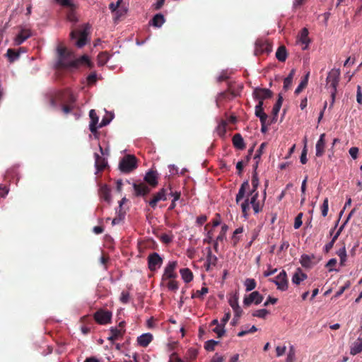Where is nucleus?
<instances>
[{"instance_id":"obj_12","label":"nucleus","mask_w":362,"mask_h":362,"mask_svg":"<svg viewBox=\"0 0 362 362\" xmlns=\"http://www.w3.org/2000/svg\"><path fill=\"white\" fill-rule=\"evenodd\" d=\"M57 99L64 103L66 105H75L76 98L69 90L60 91L58 93Z\"/></svg>"},{"instance_id":"obj_42","label":"nucleus","mask_w":362,"mask_h":362,"mask_svg":"<svg viewBox=\"0 0 362 362\" xmlns=\"http://www.w3.org/2000/svg\"><path fill=\"white\" fill-rule=\"evenodd\" d=\"M252 189L250 192V193L258 192L257 188H258V186H259V178H258V176H257V173L255 171V173L252 175Z\"/></svg>"},{"instance_id":"obj_11","label":"nucleus","mask_w":362,"mask_h":362,"mask_svg":"<svg viewBox=\"0 0 362 362\" xmlns=\"http://www.w3.org/2000/svg\"><path fill=\"white\" fill-rule=\"evenodd\" d=\"M112 313L108 310H99L94 314L95 320L100 325H106L110 322Z\"/></svg>"},{"instance_id":"obj_37","label":"nucleus","mask_w":362,"mask_h":362,"mask_svg":"<svg viewBox=\"0 0 362 362\" xmlns=\"http://www.w3.org/2000/svg\"><path fill=\"white\" fill-rule=\"evenodd\" d=\"M243 231H244L243 228L239 227L237 229H235V231L233 232V234L232 236V244H233V247H236V245H238V242L240 240V237L238 236V235L243 233Z\"/></svg>"},{"instance_id":"obj_10","label":"nucleus","mask_w":362,"mask_h":362,"mask_svg":"<svg viewBox=\"0 0 362 362\" xmlns=\"http://www.w3.org/2000/svg\"><path fill=\"white\" fill-rule=\"evenodd\" d=\"M270 281L276 285L279 290L286 291L288 289L287 274L284 270H282L275 279H270Z\"/></svg>"},{"instance_id":"obj_18","label":"nucleus","mask_w":362,"mask_h":362,"mask_svg":"<svg viewBox=\"0 0 362 362\" xmlns=\"http://www.w3.org/2000/svg\"><path fill=\"white\" fill-rule=\"evenodd\" d=\"M94 158L95 167L96 168L97 173L104 170V169L107 165V160L97 153H94Z\"/></svg>"},{"instance_id":"obj_17","label":"nucleus","mask_w":362,"mask_h":362,"mask_svg":"<svg viewBox=\"0 0 362 362\" xmlns=\"http://www.w3.org/2000/svg\"><path fill=\"white\" fill-rule=\"evenodd\" d=\"M133 187L134 189L135 195L139 196H145L148 194L151 189L144 182L141 183H134Z\"/></svg>"},{"instance_id":"obj_34","label":"nucleus","mask_w":362,"mask_h":362,"mask_svg":"<svg viewBox=\"0 0 362 362\" xmlns=\"http://www.w3.org/2000/svg\"><path fill=\"white\" fill-rule=\"evenodd\" d=\"M362 351V338H358L351 348L350 354L356 355Z\"/></svg>"},{"instance_id":"obj_44","label":"nucleus","mask_w":362,"mask_h":362,"mask_svg":"<svg viewBox=\"0 0 362 362\" xmlns=\"http://www.w3.org/2000/svg\"><path fill=\"white\" fill-rule=\"evenodd\" d=\"M256 281L253 279H247L245 281V286L246 287V291H250L255 288Z\"/></svg>"},{"instance_id":"obj_58","label":"nucleus","mask_w":362,"mask_h":362,"mask_svg":"<svg viewBox=\"0 0 362 362\" xmlns=\"http://www.w3.org/2000/svg\"><path fill=\"white\" fill-rule=\"evenodd\" d=\"M119 299L123 304H127L129 300V293L128 291H123L121 293Z\"/></svg>"},{"instance_id":"obj_60","label":"nucleus","mask_w":362,"mask_h":362,"mask_svg":"<svg viewBox=\"0 0 362 362\" xmlns=\"http://www.w3.org/2000/svg\"><path fill=\"white\" fill-rule=\"evenodd\" d=\"M97 81V75L95 72L90 73L87 77V81L88 84H93Z\"/></svg>"},{"instance_id":"obj_1","label":"nucleus","mask_w":362,"mask_h":362,"mask_svg":"<svg viewBox=\"0 0 362 362\" xmlns=\"http://www.w3.org/2000/svg\"><path fill=\"white\" fill-rule=\"evenodd\" d=\"M83 64L90 66V62L88 56L83 55L76 59L74 53L65 47L59 46L57 47V61L55 64L57 69H76Z\"/></svg>"},{"instance_id":"obj_7","label":"nucleus","mask_w":362,"mask_h":362,"mask_svg":"<svg viewBox=\"0 0 362 362\" xmlns=\"http://www.w3.org/2000/svg\"><path fill=\"white\" fill-rule=\"evenodd\" d=\"M147 261L149 270L155 272L161 267L163 260L159 254L152 252L148 255Z\"/></svg>"},{"instance_id":"obj_49","label":"nucleus","mask_w":362,"mask_h":362,"mask_svg":"<svg viewBox=\"0 0 362 362\" xmlns=\"http://www.w3.org/2000/svg\"><path fill=\"white\" fill-rule=\"evenodd\" d=\"M228 229V227L227 225L224 224L222 226L221 230L219 235L216 238L217 240H220L221 242L226 238V234Z\"/></svg>"},{"instance_id":"obj_56","label":"nucleus","mask_w":362,"mask_h":362,"mask_svg":"<svg viewBox=\"0 0 362 362\" xmlns=\"http://www.w3.org/2000/svg\"><path fill=\"white\" fill-rule=\"evenodd\" d=\"M257 330V328L255 325H253V326H252V327H251L250 329H248V330H242V331L239 332L238 333V337H243V336H245V335H246V334H252V333H254V332H255Z\"/></svg>"},{"instance_id":"obj_27","label":"nucleus","mask_w":362,"mask_h":362,"mask_svg":"<svg viewBox=\"0 0 362 362\" xmlns=\"http://www.w3.org/2000/svg\"><path fill=\"white\" fill-rule=\"evenodd\" d=\"M99 195L101 199L110 203L111 202L110 189L107 185H104L99 189Z\"/></svg>"},{"instance_id":"obj_15","label":"nucleus","mask_w":362,"mask_h":362,"mask_svg":"<svg viewBox=\"0 0 362 362\" xmlns=\"http://www.w3.org/2000/svg\"><path fill=\"white\" fill-rule=\"evenodd\" d=\"M32 36V32L27 28H21L18 34L14 38L15 45H20Z\"/></svg>"},{"instance_id":"obj_52","label":"nucleus","mask_w":362,"mask_h":362,"mask_svg":"<svg viewBox=\"0 0 362 362\" xmlns=\"http://www.w3.org/2000/svg\"><path fill=\"white\" fill-rule=\"evenodd\" d=\"M295 360V349L293 346L289 349L286 362H294Z\"/></svg>"},{"instance_id":"obj_29","label":"nucleus","mask_w":362,"mask_h":362,"mask_svg":"<svg viewBox=\"0 0 362 362\" xmlns=\"http://www.w3.org/2000/svg\"><path fill=\"white\" fill-rule=\"evenodd\" d=\"M282 103H283V97L281 94H279L278 100L272 108V115H273L272 121L270 123H269L268 124H270L272 122H274L276 121V117H277V115L279 112V110L282 105Z\"/></svg>"},{"instance_id":"obj_25","label":"nucleus","mask_w":362,"mask_h":362,"mask_svg":"<svg viewBox=\"0 0 362 362\" xmlns=\"http://www.w3.org/2000/svg\"><path fill=\"white\" fill-rule=\"evenodd\" d=\"M249 187L250 185L248 180H245L242 183L235 197V202L237 204H238L244 198L246 190L249 188Z\"/></svg>"},{"instance_id":"obj_5","label":"nucleus","mask_w":362,"mask_h":362,"mask_svg":"<svg viewBox=\"0 0 362 362\" xmlns=\"http://www.w3.org/2000/svg\"><path fill=\"white\" fill-rule=\"evenodd\" d=\"M88 29H89V26L88 25H86L83 30H81V31H76V30H72L70 33V37L71 39H76L77 37V36L79 35V38L78 39V40L76 41V46L78 47H83L86 44V41H87V35L88 34Z\"/></svg>"},{"instance_id":"obj_2","label":"nucleus","mask_w":362,"mask_h":362,"mask_svg":"<svg viewBox=\"0 0 362 362\" xmlns=\"http://www.w3.org/2000/svg\"><path fill=\"white\" fill-rule=\"evenodd\" d=\"M251 196L250 199L247 197L244 202L241 204V209L243 216L247 218L248 216V211L250 210V204L252 205L255 214H258L262 211L264 202L266 198V189L264 191V199L262 202L257 199L259 192L249 193Z\"/></svg>"},{"instance_id":"obj_6","label":"nucleus","mask_w":362,"mask_h":362,"mask_svg":"<svg viewBox=\"0 0 362 362\" xmlns=\"http://www.w3.org/2000/svg\"><path fill=\"white\" fill-rule=\"evenodd\" d=\"M177 267V262L176 261H171L168 263L162 276L161 280L163 282L168 279H175L177 277V274L175 272Z\"/></svg>"},{"instance_id":"obj_39","label":"nucleus","mask_w":362,"mask_h":362,"mask_svg":"<svg viewBox=\"0 0 362 362\" xmlns=\"http://www.w3.org/2000/svg\"><path fill=\"white\" fill-rule=\"evenodd\" d=\"M198 354V351L194 348H190L187 350L186 354V359L188 362L194 361Z\"/></svg>"},{"instance_id":"obj_21","label":"nucleus","mask_w":362,"mask_h":362,"mask_svg":"<svg viewBox=\"0 0 362 362\" xmlns=\"http://www.w3.org/2000/svg\"><path fill=\"white\" fill-rule=\"evenodd\" d=\"M144 180L152 187H156L158 185L157 173L153 170L148 171L144 177Z\"/></svg>"},{"instance_id":"obj_3","label":"nucleus","mask_w":362,"mask_h":362,"mask_svg":"<svg viewBox=\"0 0 362 362\" xmlns=\"http://www.w3.org/2000/svg\"><path fill=\"white\" fill-rule=\"evenodd\" d=\"M340 78V71L339 69H332L329 73L326 78L327 87L330 88V93L332 98V105H333L337 91V86L339 85Z\"/></svg>"},{"instance_id":"obj_30","label":"nucleus","mask_w":362,"mask_h":362,"mask_svg":"<svg viewBox=\"0 0 362 362\" xmlns=\"http://www.w3.org/2000/svg\"><path fill=\"white\" fill-rule=\"evenodd\" d=\"M164 23V16L161 13H157L153 16L149 23L154 27L160 28Z\"/></svg>"},{"instance_id":"obj_40","label":"nucleus","mask_w":362,"mask_h":362,"mask_svg":"<svg viewBox=\"0 0 362 362\" xmlns=\"http://www.w3.org/2000/svg\"><path fill=\"white\" fill-rule=\"evenodd\" d=\"M337 255L340 258V264L344 266L345 264V262L346 260V251L345 245H344L341 248H340L337 252Z\"/></svg>"},{"instance_id":"obj_31","label":"nucleus","mask_w":362,"mask_h":362,"mask_svg":"<svg viewBox=\"0 0 362 362\" xmlns=\"http://www.w3.org/2000/svg\"><path fill=\"white\" fill-rule=\"evenodd\" d=\"M287 51L286 49V47L284 45H281L279 47L276 52V59L281 62H284L286 60L287 58Z\"/></svg>"},{"instance_id":"obj_38","label":"nucleus","mask_w":362,"mask_h":362,"mask_svg":"<svg viewBox=\"0 0 362 362\" xmlns=\"http://www.w3.org/2000/svg\"><path fill=\"white\" fill-rule=\"evenodd\" d=\"M310 73L308 72L305 78L301 81L295 90V94L298 95L308 85Z\"/></svg>"},{"instance_id":"obj_53","label":"nucleus","mask_w":362,"mask_h":362,"mask_svg":"<svg viewBox=\"0 0 362 362\" xmlns=\"http://www.w3.org/2000/svg\"><path fill=\"white\" fill-rule=\"evenodd\" d=\"M168 189L170 190L169 194L173 197L172 201L176 202V201L180 199V196H181V192H177V191L173 192L172 190V188H171L170 185H169L168 187Z\"/></svg>"},{"instance_id":"obj_45","label":"nucleus","mask_w":362,"mask_h":362,"mask_svg":"<svg viewBox=\"0 0 362 362\" xmlns=\"http://www.w3.org/2000/svg\"><path fill=\"white\" fill-rule=\"evenodd\" d=\"M209 292L207 287H202L201 290H197L195 293L192 294V298H198L203 299V296Z\"/></svg>"},{"instance_id":"obj_47","label":"nucleus","mask_w":362,"mask_h":362,"mask_svg":"<svg viewBox=\"0 0 362 362\" xmlns=\"http://www.w3.org/2000/svg\"><path fill=\"white\" fill-rule=\"evenodd\" d=\"M166 286L168 288L173 291H176L179 288L178 283L175 279H168Z\"/></svg>"},{"instance_id":"obj_33","label":"nucleus","mask_w":362,"mask_h":362,"mask_svg":"<svg viewBox=\"0 0 362 362\" xmlns=\"http://www.w3.org/2000/svg\"><path fill=\"white\" fill-rule=\"evenodd\" d=\"M181 276L185 282L189 283L193 279V274L188 268H183L180 270Z\"/></svg>"},{"instance_id":"obj_63","label":"nucleus","mask_w":362,"mask_h":362,"mask_svg":"<svg viewBox=\"0 0 362 362\" xmlns=\"http://www.w3.org/2000/svg\"><path fill=\"white\" fill-rule=\"evenodd\" d=\"M75 108V105H66L64 104L63 106H62V111L65 113V114H69Z\"/></svg>"},{"instance_id":"obj_8","label":"nucleus","mask_w":362,"mask_h":362,"mask_svg":"<svg viewBox=\"0 0 362 362\" xmlns=\"http://www.w3.org/2000/svg\"><path fill=\"white\" fill-rule=\"evenodd\" d=\"M272 51V46L270 42L267 40H257L255 42V54L256 55L264 53L269 54Z\"/></svg>"},{"instance_id":"obj_55","label":"nucleus","mask_w":362,"mask_h":362,"mask_svg":"<svg viewBox=\"0 0 362 362\" xmlns=\"http://www.w3.org/2000/svg\"><path fill=\"white\" fill-rule=\"evenodd\" d=\"M303 213L298 214L295 218L293 227L295 229L299 228L302 226Z\"/></svg>"},{"instance_id":"obj_64","label":"nucleus","mask_w":362,"mask_h":362,"mask_svg":"<svg viewBox=\"0 0 362 362\" xmlns=\"http://www.w3.org/2000/svg\"><path fill=\"white\" fill-rule=\"evenodd\" d=\"M224 358L223 356H219L218 354H216L210 360V362H223Z\"/></svg>"},{"instance_id":"obj_28","label":"nucleus","mask_w":362,"mask_h":362,"mask_svg":"<svg viewBox=\"0 0 362 362\" xmlns=\"http://www.w3.org/2000/svg\"><path fill=\"white\" fill-rule=\"evenodd\" d=\"M232 141L234 147L239 150H243L245 148L243 138L240 134H235L233 136Z\"/></svg>"},{"instance_id":"obj_9","label":"nucleus","mask_w":362,"mask_h":362,"mask_svg":"<svg viewBox=\"0 0 362 362\" xmlns=\"http://www.w3.org/2000/svg\"><path fill=\"white\" fill-rule=\"evenodd\" d=\"M168 188H162L158 192L153 195V197L148 202L149 206L153 209L157 206V204L160 201L167 200L168 197Z\"/></svg>"},{"instance_id":"obj_16","label":"nucleus","mask_w":362,"mask_h":362,"mask_svg":"<svg viewBox=\"0 0 362 362\" xmlns=\"http://www.w3.org/2000/svg\"><path fill=\"white\" fill-rule=\"evenodd\" d=\"M89 117L90 119V122L89 124V129L93 134H95L98 133V127L97 124L98 123L99 117L96 114V112L95 110L92 109L89 112Z\"/></svg>"},{"instance_id":"obj_4","label":"nucleus","mask_w":362,"mask_h":362,"mask_svg":"<svg viewBox=\"0 0 362 362\" xmlns=\"http://www.w3.org/2000/svg\"><path fill=\"white\" fill-rule=\"evenodd\" d=\"M137 168L136 158L133 155L124 156L119 163V170L124 173H129Z\"/></svg>"},{"instance_id":"obj_35","label":"nucleus","mask_w":362,"mask_h":362,"mask_svg":"<svg viewBox=\"0 0 362 362\" xmlns=\"http://www.w3.org/2000/svg\"><path fill=\"white\" fill-rule=\"evenodd\" d=\"M206 262H209V264H212L213 267H215L217 264L218 258L216 255L212 254L211 247H206Z\"/></svg>"},{"instance_id":"obj_32","label":"nucleus","mask_w":362,"mask_h":362,"mask_svg":"<svg viewBox=\"0 0 362 362\" xmlns=\"http://www.w3.org/2000/svg\"><path fill=\"white\" fill-rule=\"evenodd\" d=\"M68 8H69V11L66 14V18H67L68 21L71 23H77L78 19L76 16V13L75 11L77 8V6L74 4V7H68Z\"/></svg>"},{"instance_id":"obj_23","label":"nucleus","mask_w":362,"mask_h":362,"mask_svg":"<svg viewBox=\"0 0 362 362\" xmlns=\"http://www.w3.org/2000/svg\"><path fill=\"white\" fill-rule=\"evenodd\" d=\"M153 340V335L150 333H145L137 338L139 345L146 347Z\"/></svg>"},{"instance_id":"obj_54","label":"nucleus","mask_w":362,"mask_h":362,"mask_svg":"<svg viewBox=\"0 0 362 362\" xmlns=\"http://www.w3.org/2000/svg\"><path fill=\"white\" fill-rule=\"evenodd\" d=\"M255 114L256 117L259 118L261 124L266 123L268 116L264 111L257 112Z\"/></svg>"},{"instance_id":"obj_36","label":"nucleus","mask_w":362,"mask_h":362,"mask_svg":"<svg viewBox=\"0 0 362 362\" xmlns=\"http://www.w3.org/2000/svg\"><path fill=\"white\" fill-rule=\"evenodd\" d=\"M300 41L302 44L305 45V47H303V49H307L310 40L308 38V30L305 28L301 30Z\"/></svg>"},{"instance_id":"obj_20","label":"nucleus","mask_w":362,"mask_h":362,"mask_svg":"<svg viewBox=\"0 0 362 362\" xmlns=\"http://www.w3.org/2000/svg\"><path fill=\"white\" fill-rule=\"evenodd\" d=\"M325 134H322L320 136L319 140L317 141L315 146L316 153L315 155L317 157H321L323 156L325 153Z\"/></svg>"},{"instance_id":"obj_50","label":"nucleus","mask_w":362,"mask_h":362,"mask_svg":"<svg viewBox=\"0 0 362 362\" xmlns=\"http://www.w3.org/2000/svg\"><path fill=\"white\" fill-rule=\"evenodd\" d=\"M328 203H329L328 198H325L324 199L323 204L321 206L322 215L324 217L327 216V213H328V209H329V204Z\"/></svg>"},{"instance_id":"obj_14","label":"nucleus","mask_w":362,"mask_h":362,"mask_svg":"<svg viewBox=\"0 0 362 362\" xmlns=\"http://www.w3.org/2000/svg\"><path fill=\"white\" fill-rule=\"evenodd\" d=\"M273 93L268 88H255L252 93V96L255 100H265L271 98Z\"/></svg>"},{"instance_id":"obj_48","label":"nucleus","mask_w":362,"mask_h":362,"mask_svg":"<svg viewBox=\"0 0 362 362\" xmlns=\"http://www.w3.org/2000/svg\"><path fill=\"white\" fill-rule=\"evenodd\" d=\"M228 303L232 308H235L239 305L238 304V296L237 293L233 294L230 296L228 300Z\"/></svg>"},{"instance_id":"obj_59","label":"nucleus","mask_w":362,"mask_h":362,"mask_svg":"<svg viewBox=\"0 0 362 362\" xmlns=\"http://www.w3.org/2000/svg\"><path fill=\"white\" fill-rule=\"evenodd\" d=\"M63 7H74V4L72 0H56Z\"/></svg>"},{"instance_id":"obj_19","label":"nucleus","mask_w":362,"mask_h":362,"mask_svg":"<svg viewBox=\"0 0 362 362\" xmlns=\"http://www.w3.org/2000/svg\"><path fill=\"white\" fill-rule=\"evenodd\" d=\"M125 329H119L117 327H111L110 329V336L107 337V340L110 341H115L117 339L122 338Z\"/></svg>"},{"instance_id":"obj_61","label":"nucleus","mask_w":362,"mask_h":362,"mask_svg":"<svg viewBox=\"0 0 362 362\" xmlns=\"http://www.w3.org/2000/svg\"><path fill=\"white\" fill-rule=\"evenodd\" d=\"M160 240L165 244H168L172 242L173 238H172V236H170L166 233H163L160 236Z\"/></svg>"},{"instance_id":"obj_22","label":"nucleus","mask_w":362,"mask_h":362,"mask_svg":"<svg viewBox=\"0 0 362 362\" xmlns=\"http://www.w3.org/2000/svg\"><path fill=\"white\" fill-rule=\"evenodd\" d=\"M236 93L231 90L230 88L228 90L221 92L218 94L216 98V105L218 106V103L222 100H232L236 97Z\"/></svg>"},{"instance_id":"obj_43","label":"nucleus","mask_w":362,"mask_h":362,"mask_svg":"<svg viewBox=\"0 0 362 362\" xmlns=\"http://www.w3.org/2000/svg\"><path fill=\"white\" fill-rule=\"evenodd\" d=\"M218 344V341H215L214 339L208 340L204 343V349L208 351H213L215 349V346Z\"/></svg>"},{"instance_id":"obj_51","label":"nucleus","mask_w":362,"mask_h":362,"mask_svg":"<svg viewBox=\"0 0 362 362\" xmlns=\"http://www.w3.org/2000/svg\"><path fill=\"white\" fill-rule=\"evenodd\" d=\"M109 59V55L107 52H101L98 54L99 64L101 65L105 64Z\"/></svg>"},{"instance_id":"obj_13","label":"nucleus","mask_w":362,"mask_h":362,"mask_svg":"<svg viewBox=\"0 0 362 362\" xmlns=\"http://www.w3.org/2000/svg\"><path fill=\"white\" fill-rule=\"evenodd\" d=\"M263 300V296L261 295L258 291H253L250 295L245 296L243 300V304L245 306H250L252 303L255 305H258Z\"/></svg>"},{"instance_id":"obj_41","label":"nucleus","mask_w":362,"mask_h":362,"mask_svg":"<svg viewBox=\"0 0 362 362\" xmlns=\"http://www.w3.org/2000/svg\"><path fill=\"white\" fill-rule=\"evenodd\" d=\"M6 56L8 57L10 62H13L19 57L20 53L16 52L15 49H8L6 52Z\"/></svg>"},{"instance_id":"obj_46","label":"nucleus","mask_w":362,"mask_h":362,"mask_svg":"<svg viewBox=\"0 0 362 362\" xmlns=\"http://www.w3.org/2000/svg\"><path fill=\"white\" fill-rule=\"evenodd\" d=\"M269 312L266 309L257 310L252 313V316L264 319Z\"/></svg>"},{"instance_id":"obj_24","label":"nucleus","mask_w":362,"mask_h":362,"mask_svg":"<svg viewBox=\"0 0 362 362\" xmlns=\"http://www.w3.org/2000/svg\"><path fill=\"white\" fill-rule=\"evenodd\" d=\"M315 256L313 255H308L304 254L301 255L300 262L303 267L311 268L315 264V263L313 262Z\"/></svg>"},{"instance_id":"obj_26","label":"nucleus","mask_w":362,"mask_h":362,"mask_svg":"<svg viewBox=\"0 0 362 362\" xmlns=\"http://www.w3.org/2000/svg\"><path fill=\"white\" fill-rule=\"evenodd\" d=\"M307 278V274L303 273L301 269L298 268L292 277V282L294 284L298 285L301 281L305 280Z\"/></svg>"},{"instance_id":"obj_62","label":"nucleus","mask_w":362,"mask_h":362,"mask_svg":"<svg viewBox=\"0 0 362 362\" xmlns=\"http://www.w3.org/2000/svg\"><path fill=\"white\" fill-rule=\"evenodd\" d=\"M168 362H185L182 359H181L177 353H173L170 356Z\"/></svg>"},{"instance_id":"obj_57","label":"nucleus","mask_w":362,"mask_h":362,"mask_svg":"<svg viewBox=\"0 0 362 362\" xmlns=\"http://www.w3.org/2000/svg\"><path fill=\"white\" fill-rule=\"evenodd\" d=\"M221 325H218L214 329H213V332H215L218 338L222 337L225 334L224 327L221 328Z\"/></svg>"}]
</instances>
